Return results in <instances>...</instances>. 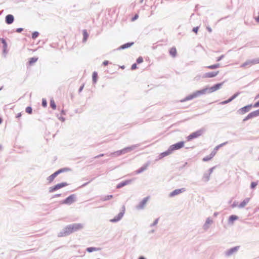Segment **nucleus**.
Listing matches in <instances>:
<instances>
[{
    "instance_id": "21",
    "label": "nucleus",
    "mask_w": 259,
    "mask_h": 259,
    "mask_svg": "<svg viewBox=\"0 0 259 259\" xmlns=\"http://www.w3.org/2000/svg\"><path fill=\"white\" fill-rule=\"evenodd\" d=\"M237 95H233L231 98L227 100L223 101L220 103L221 104H227L230 102H231L234 99H235L237 97Z\"/></svg>"
},
{
    "instance_id": "44",
    "label": "nucleus",
    "mask_w": 259,
    "mask_h": 259,
    "mask_svg": "<svg viewBox=\"0 0 259 259\" xmlns=\"http://www.w3.org/2000/svg\"><path fill=\"white\" fill-rule=\"evenodd\" d=\"M2 42L4 45V46L6 47L7 44H6V41L4 40V39H3V38L2 39Z\"/></svg>"
},
{
    "instance_id": "43",
    "label": "nucleus",
    "mask_w": 259,
    "mask_h": 259,
    "mask_svg": "<svg viewBox=\"0 0 259 259\" xmlns=\"http://www.w3.org/2000/svg\"><path fill=\"white\" fill-rule=\"evenodd\" d=\"M254 108H257L259 107V101L257 102H256L253 106Z\"/></svg>"
},
{
    "instance_id": "17",
    "label": "nucleus",
    "mask_w": 259,
    "mask_h": 259,
    "mask_svg": "<svg viewBox=\"0 0 259 259\" xmlns=\"http://www.w3.org/2000/svg\"><path fill=\"white\" fill-rule=\"evenodd\" d=\"M131 182H132L131 180H126L124 182H121V183L118 184V185L117 186V188H120L126 185L130 184Z\"/></svg>"
},
{
    "instance_id": "18",
    "label": "nucleus",
    "mask_w": 259,
    "mask_h": 259,
    "mask_svg": "<svg viewBox=\"0 0 259 259\" xmlns=\"http://www.w3.org/2000/svg\"><path fill=\"white\" fill-rule=\"evenodd\" d=\"M169 52L172 57H175L176 56L177 51L175 47H172L170 49Z\"/></svg>"
},
{
    "instance_id": "29",
    "label": "nucleus",
    "mask_w": 259,
    "mask_h": 259,
    "mask_svg": "<svg viewBox=\"0 0 259 259\" xmlns=\"http://www.w3.org/2000/svg\"><path fill=\"white\" fill-rule=\"evenodd\" d=\"M237 250H238V247H235L234 248H232L229 250L228 254L230 255V254L233 253L234 252L237 251Z\"/></svg>"
},
{
    "instance_id": "10",
    "label": "nucleus",
    "mask_w": 259,
    "mask_h": 259,
    "mask_svg": "<svg viewBox=\"0 0 259 259\" xmlns=\"http://www.w3.org/2000/svg\"><path fill=\"white\" fill-rule=\"evenodd\" d=\"M219 71L206 72L204 74V77L205 78H212L218 75Z\"/></svg>"
},
{
    "instance_id": "1",
    "label": "nucleus",
    "mask_w": 259,
    "mask_h": 259,
    "mask_svg": "<svg viewBox=\"0 0 259 259\" xmlns=\"http://www.w3.org/2000/svg\"><path fill=\"white\" fill-rule=\"evenodd\" d=\"M223 84L224 82L214 84V85L210 88H205L202 90L197 91L192 93V94L188 96L186 98L185 101L192 100L202 95H204L205 94H210L213 92H214L220 89Z\"/></svg>"
},
{
    "instance_id": "39",
    "label": "nucleus",
    "mask_w": 259,
    "mask_h": 259,
    "mask_svg": "<svg viewBox=\"0 0 259 259\" xmlns=\"http://www.w3.org/2000/svg\"><path fill=\"white\" fill-rule=\"evenodd\" d=\"M147 201H148V198H145L144 199H143L142 202V205H145L147 203Z\"/></svg>"
},
{
    "instance_id": "52",
    "label": "nucleus",
    "mask_w": 259,
    "mask_h": 259,
    "mask_svg": "<svg viewBox=\"0 0 259 259\" xmlns=\"http://www.w3.org/2000/svg\"><path fill=\"white\" fill-rule=\"evenodd\" d=\"M2 121H3L2 118H0V124L2 123Z\"/></svg>"
},
{
    "instance_id": "50",
    "label": "nucleus",
    "mask_w": 259,
    "mask_h": 259,
    "mask_svg": "<svg viewBox=\"0 0 259 259\" xmlns=\"http://www.w3.org/2000/svg\"><path fill=\"white\" fill-rule=\"evenodd\" d=\"M83 88V85L81 86L79 89V92H81Z\"/></svg>"
},
{
    "instance_id": "33",
    "label": "nucleus",
    "mask_w": 259,
    "mask_h": 259,
    "mask_svg": "<svg viewBox=\"0 0 259 259\" xmlns=\"http://www.w3.org/2000/svg\"><path fill=\"white\" fill-rule=\"evenodd\" d=\"M56 190H57V188H56L55 186L49 188V192H53L55 191Z\"/></svg>"
},
{
    "instance_id": "2",
    "label": "nucleus",
    "mask_w": 259,
    "mask_h": 259,
    "mask_svg": "<svg viewBox=\"0 0 259 259\" xmlns=\"http://www.w3.org/2000/svg\"><path fill=\"white\" fill-rule=\"evenodd\" d=\"M83 228V225L81 224H73L68 226L65 228V233L67 234L72 233Z\"/></svg>"
},
{
    "instance_id": "5",
    "label": "nucleus",
    "mask_w": 259,
    "mask_h": 259,
    "mask_svg": "<svg viewBox=\"0 0 259 259\" xmlns=\"http://www.w3.org/2000/svg\"><path fill=\"white\" fill-rule=\"evenodd\" d=\"M185 142L183 141L179 142L177 143L171 145L169 148L171 151L180 149L184 147Z\"/></svg>"
},
{
    "instance_id": "25",
    "label": "nucleus",
    "mask_w": 259,
    "mask_h": 259,
    "mask_svg": "<svg viewBox=\"0 0 259 259\" xmlns=\"http://www.w3.org/2000/svg\"><path fill=\"white\" fill-rule=\"evenodd\" d=\"M92 77H93V82L94 83H96L97 82V80L98 73L96 72H94L93 73Z\"/></svg>"
},
{
    "instance_id": "24",
    "label": "nucleus",
    "mask_w": 259,
    "mask_h": 259,
    "mask_svg": "<svg viewBox=\"0 0 259 259\" xmlns=\"http://www.w3.org/2000/svg\"><path fill=\"white\" fill-rule=\"evenodd\" d=\"M220 66V64L218 63V64H214V65H209V66H207L206 68L208 69H213L215 68H219Z\"/></svg>"
},
{
    "instance_id": "34",
    "label": "nucleus",
    "mask_w": 259,
    "mask_h": 259,
    "mask_svg": "<svg viewBox=\"0 0 259 259\" xmlns=\"http://www.w3.org/2000/svg\"><path fill=\"white\" fill-rule=\"evenodd\" d=\"M38 35V33L36 31L34 32L32 34V37L33 39H35Z\"/></svg>"
},
{
    "instance_id": "38",
    "label": "nucleus",
    "mask_w": 259,
    "mask_h": 259,
    "mask_svg": "<svg viewBox=\"0 0 259 259\" xmlns=\"http://www.w3.org/2000/svg\"><path fill=\"white\" fill-rule=\"evenodd\" d=\"M257 186V183L255 182H252L251 183V188L253 189Z\"/></svg>"
},
{
    "instance_id": "41",
    "label": "nucleus",
    "mask_w": 259,
    "mask_h": 259,
    "mask_svg": "<svg viewBox=\"0 0 259 259\" xmlns=\"http://www.w3.org/2000/svg\"><path fill=\"white\" fill-rule=\"evenodd\" d=\"M199 30V27H194L193 29V31L195 33H197L198 31Z\"/></svg>"
},
{
    "instance_id": "9",
    "label": "nucleus",
    "mask_w": 259,
    "mask_h": 259,
    "mask_svg": "<svg viewBox=\"0 0 259 259\" xmlns=\"http://www.w3.org/2000/svg\"><path fill=\"white\" fill-rule=\"evenodd\" d=\"M75 200V195H71L68 197L66 199L63 200L62 202V204H70L72 203Z\"/></svg>"
},
{
    "instance_id": "27",
    "label": "nucleus",
    "mask_w": 259,
    "mask_h": 259,
    "mask_svg": "<svg viewBox=\"0 0 259 259\" xmlns=\"http://www.w3.org/2000/svg\"><path fill=\"white\" fill-rule=\"evenodd\" d=\"M83 41H86L88 37V34L86 30H84L83 31Z\"/></svg>"
},
{
    "instance_id": "22",
    "label": "nucleus",
    "mask_w": 259,
    "mask_h": 259,
    "mask_svg": "<svg viewBox=\"0 0 259 259\" xmlns=\"http://www.w3.org/2000/svg\"><path fill=\"white\" fill-rule=\"evenodd\" d=\"M238 217L237 215H232L229 217V222L232 224L233 223V222L235 220H238Z\"/></svg>"
},
{
    "instance_id": "53",
    "label": "nucleus",
    "mask_w": 259,
    "mask_h": 259,
    "mask_svg": "<svg viewBox=\"0 0 259 259\" xmlns=\"http://www.w3.org/2000/svg\"><path fill=\"white\" fill-rule=\"evenodd\" d=\"M139 259H145V258L144 257H143V256H141V257H139Z\"/></svg>"
},
{
    "instance_id": "35",
    "label": "nucleus",
    "mask_w": 259,
    "mask_h": 259,
    "mask_svg": "<svg viewBox=\"0 0 259 259\" xmlns=\"http://www.w3.org/2000/svg\"><path fill=\"white\" fill-rule=\"evenodd\" d=\"M209 179V174H206L204 176L203 180L204 181H207Z\"/></svg>"
},
{
    "instance_id": "11",
    "label": "nucleus",
    "mask_w": 259,
    "mask_h": 259,
    "mask_svg": "<svg viewBox=\"0 0 259 259\" xmlns=\"http://www.w3.org/2000/svg\"><path fill=\"white\" fill-rule=\"evenodd\" d=\"M218 147H217L209 155L203 158L204 161H207L210 160L216 154Z\"/></svg>"
},
{
    "instance_id": "54",
    "label": "nucleus",
    "mask_w": 259,
    "mask_h": 259,
    "mask_svg": "<svg viewBox=\"0 0 259 259\" xmlns=\"http://www.w3.org/2000/svg\"><path fill=\"white\" fill-rule=\"evenodd\" d=\"M256 98H259V94L256 96Z\"/></svg>"
},
{
    "instance_id": "47",
    "label": "nucleus",
    "mask_w": 259,
    "mask_h": 259,
    "mask_svg": "<svg viewBox=\"0 0 259 259\" xmlns=\"http://www.w3.org/2000/svg\"><path fill=\"white\" fill-rule=\"evenodd\" d=\"M22 114L21 113H19L17 116H16V118H20Z\"/></svg>"
},
{
    "instance_id": "31",
    "label": "nucleus",
    "mask_w": 259,
    "mask_h": 259,
    "mask_svg": "<svg viewBox=\"0 0 259 259\" xmlns=\"http://www.w3.org/2000/svg\"><path fill=\"white\" fill-rule=\"evenodd\" d=\"M113 198V196L112 195H107V196H106L105 197H104V198H103L102 200L103 201H106V200H109L111 198Z\"/></svg>"
},
{
    "instance_id": "6",
    "label": "nucleus",
    "mask_w": 259,
    "mask_h": 259,
    "mask_svg": "<svg viewBox=\"0 0 259 259\" xmlns=\"http://www.w3.org/2000/svg\"><path fill=\"white\" fill-rule=\"evenodd\" d=\"M132 149H133L132 147H126L122 150H118V151L115 152L113 153V154L116 156H119L122 154H124L126 153L127 152L131 151Z\"/></svg>"
},
{
    "instance_id": "48",
    "label": "nucleus",
    "mask_w": 259,
    "mask_h": 259,
    "mask_svg": "<svg viewBox=\"0 0 259 259\" xmlns=\"http://www.w3.org/2000/svg\"><path fill=\"white\" fill-rule=\"evenodd\" d=\"M22 30H23L22 28H18L17 30V32H21L22 31Z\"/></svg>"
},
{
    "instance_id": "23",
    "label": "nucleus",
    "mask_w": 259,
    "mask_h": 259,
    "mask_svg": "<svg viewBox=\"0 0 259 259\" xmlns=\"http://www.w3.org/2000/svg\"><path fill=\"white\" fill-rule=\"evenodd\" d=\"M37 60L38 58L36 57H33L30 58L29 61V65L30 66L32 65L33 63H35L37 61Z\"/></svg>"
},
{
    "instance_id": "40",
    "label": "nucleus",
    "mask_w": 259,
    "mask_h": 259,
    "mask_svg": "<svg viewBox=\"0 0 259 259\" xmlns=\"http://www.w3.org/2000/svg\"><path fill=\"white\" fill-rule=\"evenodd\" d=\"M138 17H139L138 15V14H136L135 15V16L132 18V21H135L136 19H137L138 18Z\"/></svg>"
},
{
    "instance_id": "28",
    "label": "nucleus",
    "mask_w": 259,
    "mask_h": 259,
    "mask_svg": "<svg viewBox=\"0 0 259 259\" xmlns=\"http://www.w3.org/2000/svg\"><path fill=\"white\" fill-rule=\"evenodd\" d=\"M50 106L53 109H54V110L56 109V104H55L54 100L53 99L51 100L50 101Z\"/></svg>"
},
{
    "instance_id": "16",
    "label": "nucleus",
    "mask_w": 259,
    "mask_h": 259,
    "mask_svg": "<svg viewBox=\"0 0 259 259\" xmlns=\"http://www.w3.org/2000/svg\"><path fill=\"white\" fill-rule=\"evenodd\" d=\"M249 201H250V198H246V199L243 200L242 202L240 203V204L238 206L239 207L243 208V207H245L249 203Z\"/></svg>"
},
{
    "instance_id": "30",
    "label": "nucleus",
    "mask_w": 259,
    "mask_h": 259,
    "mask_svg": "<svg viewBox=\"0 0 259 259\" xmlns=\"http://www.w3.org/2000/svg\"><path fill=\"white\" fill-rule=\"evenodd\" d=\"M99 250L98 248H96L95 247H88L87 249V250L88 252H91L94 251H97V250Z\"/></svg>"
},
{
    "instance_id": "26",
    "label": "nucleus",
    "mask_w": 259,
    "mask_h": 259,
    "mask_svg": "<svg viewBox=\"0 0 259 259\" xmlns=\"http://www.w3.org/2000/svg\"><path fill=\"white\" fill-rule=\"evenodd\" d=\"M134 43L133 42H132V43H127V44H124L123 45H122L121 47H120V48L122 49H125V48H129Z\"/></svg>"
},
{
    "instance_id": "3",
    "label": "nucleus",
    "mask_w": 259,
    "mask_h": 259,
    "mask_svg": "<svg viewBox=\"0 0 259 259\" xmlns=\"http://www.w3.org/2000/svg\"><path fill=\"white\" fill-rule=\"evenodd\" d=\"M69 170H70V169L68 168H66V167L60 169L58 170L55 172L52 175H51V176H50L48 178V181H49V182L50 183H51L54 181V180L55 179V178L56 177V176L57 175H58L59 174H60L62 172H67Z\"/></svg>"
},
{
    "instance_id": "7",
    "label": "nucleus",
    "mask_w": 259,
    "mask_h": 259,
    "mask_svg": "<svg viewBox=\"0 0 259 259\" xmlns=\"http://www.w3.org/2000/svg\"><path fill=\"white\" fill-rule=\"evenodd\" d=\"M124 212H125V207L123 206V209L122 210V211L120 212H119L117 216L114 217V219H111L110 222H116L119 221L123 217V216L124 214Z\"/></svg>"
},
{
    "instance_id": "20",
    "label": "nucleus",
    "mask_w": 259,
    "mask_h": 259,
    "mask_svg": "<svg viewBox=\"0 0 259 259\" xmlns=\"http://www.w3.org/2000/svg\"><path fill=\"white\" fill-rule=\"evenodd\" d=\"M68 185V184L65 182L61 183L60 184H58L55 185L57 190H59L63 187H66Z\"/></svg>"
},
{
    "instance_id": "19",
    "label": "nucleus",
    "mask_w": 259,
    "mask_h": 259,
    "mask_svg": "<svg viewBox=\"0 0 259 259\" xmlns=\"http://www.w3.org/2000/svg\"><path fill=\"white\" fill-rule=\"evenodd\" d=\"M251 107H252V105H247V106H245L244 107H242L241 109V111L242 113H245L249 111Z\"/></svg>"
},
{
    "instance_id": "42",
    "label": "nucleus",
    "mask_w": 259,
    "mask_h": 259,
    "mask_svg": "<svg viewBox=\"0 0 259 259\" xmlns=\"http://www.w3.org/2000/svg\"><path fill=\"white\" fill-rule=\"evenodd\" d=\"M137 64L135 63L132 65L131 69L132 70H135V69H137Z\"/></svg>"
},
{
    "instance_id": "12",
    "label": "nucleus",
    "mask_w": 259,
    "mask_h": 259,
    "mask_svg": "<svg viewBox=\"0 0 259 259\" xmlns=\"http://www.w3.org/2000/svg\"><path fill=\"white\" fill-rule=\"evenodd\" d=\"M185 191V188H181V189H176V190H174V191H172V192H171L170 193L169 196L173 197V196H174L175 195H179L180 193H183Z\"/></svg>"
},
{
    "instance_id": "36",
    "label": "nucleus",
    "mask_w": 259,
    "mask_h": 259,
    "mask_svg": "<svg viewBox=\"0 0 259 259\" xmlns=\"http://www.w3.org/2000/svg\"><path fill=\"white\" fill-rule=\"evenodd\" d=\"M143 62V59L142 57H139L137 60V62L138 63V64H140V63H141Z\"/></svg>"
},
{
    "instance_id": "15",
    "label": "nucleus",
    "mask_w": 259,
    "mask_h": 259,
    "mask_svg": "<svg viewBox=\"0 0 259 259\" xmlns=\"http://www.w3.org/2000/svg\"><path fill=\"white\" fill-rule=\"evenodd\" d=\"M172 151H171L170 148H169V149H168V150H167L166 151H165L164 152H162L161 153L160 155H159V158L161 159V158H162L166 156H168L169 155V154H170L171 153Z\"/></svg>"
},
{
    "instance_id": "32",
    "label": "nucleus",
    "mask_w": 259,
    "mask_h": 259,
    "mask_svg": "<svg viewBox=\"0 0 259 259\" xmlns=\"http://www.w3.org/2000/svg\"><path fill=\"white\" fill-rule=\"evenodd\" d=\"M25 110H26V112L29 114H31L32 112V109L31 107H26Z\"/></svg>"
},
{
    "instance_id": "45",
    "label": "nucleus",
    "mask_w": 259,
    "mask_h": 259,
    "mask_svg": "<svg viewBox=\"0 0 259 259\" xmlns=\"http://www.w3.org/2000/svg\"><path fill=\"white\" fill-rule=\"evenodd\" d=\"M108 63H109V62H108V61H107V60L104 61L103 62V65H104V66H106V65H107L108 64Z\"/></svg>"
},
{
    "instance_id": "14",
    "label": "nucleus",
    "mask_w": 259,
    "mask_h": 259,
    "mask_svg": "<svg viewBox=\"0 0 259 259\" xmlns=\"http://www.w3.org/2000/svg\"><path fill=\"white\" fill-rule=\"evenodd\" d=\"M259 63V59H255L251 61H249L248 62H245L242 65V66H245V65H252L255 64Z\"/></svg>"
},
{
    "instance_id": "8",
    "label": "nucleus",
    "mask_w": 259,
    "mask_h": 259,
    "mask_svg": "<svg viewBox=\"0 0 259 259\" xmlns=\"http://www.w3.org/2000/svg\"><path fill=\"white\" fill-rule=\"evenodd\" d=\"M259 116V109L253 111L247 115V116L243 119L244 121L249 119Z\"/></svg>"
},
{
    "instance_id": "51",
    "label": "nucleus",
    "mask_w": 259,
    "mask_h": 259,
    "mask_svg": "<svg viewBox=\"0 0 259 259\" xmlns=\"http://www.w3.org/2000/svg\"><path fill=\"white\" fill-rule=\"evenodd\" d=\"M103 155H104V154H101V155H100L99 156H96V157H100V156H103Z\"/></svg>"
},
{
    "instance_id": "49",
    "label": "nucleus",
    "mask_w": 259,
    "mask_h": 259,
    "mask_svg": "<svg viewBox=\"0 0 259 259\" xmlns=\"http://www.w3.org/2000/svg\"><path fill=\"white\" fill-rule=\"evenodd\" d=\"M223 56H222L221 57H220L218 58H217V61H220V60L222 59V58H223Z\"/></svg>"
},
{
    "instance_id": "4",
    "label": "nucleus",
    "mask_w": 259,
    "mask_h": 259,
    "mask_svg": "<svg viewBox=\"0 0 259 259\" xmlns=\"http://www.w3.org/2000/svg\"><path fill=\"white\" fill-rule=\"evenodd\" d=\"M203 130L202 129L193 132L186 137L187 141H190L194 139L197 138L201 136L203 134Z\"/></svg>"
},
{
    "instance_id": "46",
    "label": "nucleus",
    "mask_w": 259,
    "mask_h": 259,
    "mask_svg": "<svg viewBox=\"0 0 259 259\" xmlns=\"http://www.w3.org/2000/svg\"><path fill=\"white\" fill-rule=\"evenodd\" d=\"M256 21L259 22V13H258V16L255 18Z\"/></svg>"
},
{
    "instance_id": "37",
    "label": "nucleus",
    "mask_w": 259,
    "mask_h": 259,
    "mask_svg": "<svg viewBox=\"0 0 259 259\" xmlns=\"http://www.w3.org/2000/svg\"><path fill=\"white\" fill-rule=\"evenodd\" d=\"M42 105L44 107H46L47 106V101H46V99H42Z\"/></svg>"
},
{
    "instance_id": "55",
    "label": "nucleus",
    "mask_w": 259,
    "mask_h": 259,
    "mask_svg": "<svg viewBox=\"0 0 259 259\" xmlns=\"http://www.w3.org/2000/svg\"><path fill=\"white\" fill-rule=\"evenodd\" d=\"M2 148V146L0 145V149Z\"/></svg>"
},
{
    "instance_id": "13",
    "label": "nucleus",
    "mask_w": 259,
    "mask_h": 259,
    "mask_svg": "<svg viewBox=\"0 0 259 259\" xmlns=\"http://www.w3.org/2000/svg\"><path fill=\"white\" fill-rule=\"evenodd\" d=\"M14 21V17L12 15L9 14L6 17V22L7 24H12Z\"/></svg>"
}]
</instances>
